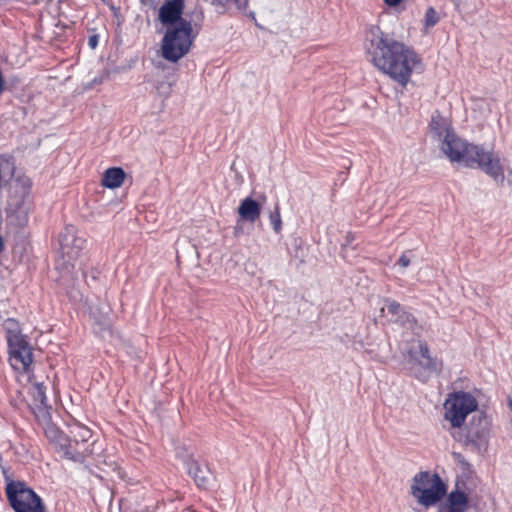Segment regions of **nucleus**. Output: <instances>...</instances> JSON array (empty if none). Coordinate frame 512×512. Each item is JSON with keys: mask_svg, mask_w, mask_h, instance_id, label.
<instances>
[{"mask_svg": "<svg viewBox=\"0 0 512 512\" xmlns=\"http://www.w3.org/2000/svg\"><path fill=\"white\" fill-rule=\"evenodd\" d=\"M367 38V51L374 66L405 87L415 67L420 64L419 56L377 26L370 27Z\"/></svg>", "mask_w": 512, "mask_h": 512, "instance_id": "obj_1", "label": "nucleus"}, {"mask_svg": "<svg viewBox=\"0 0 512 512\" xmlns=\"http://www.w3.org/2000/svg\"><path fill=\"white\" fill-rule=\"evenodd\" d=\"M408 253H409V252H405V253H403V254L399 257V259H398V261H397V264H398L400 267H402V268H406V267H408V266L410 265V263H411V258H410V256L408 255Z\"/></svg>", "mask_w": 512, "mask_h": 512, "instance_id": "obj_28", "label": "nucleus"}, {"mask_svg": "<svg viewBox=\"0 0 512 512\" xmlns=\"http://www.w3.org/2000/svg\"><path fill=\"white\" fill-rule=\"evenodd\" d=\"M99 43V36L97 34L91 35L88 38V45L91 49H95Z\"/></svg>", "mask_w": 512, "mask_h": 512, "instance_id": "obj_29", "label": "nucleus"}, {"mask_svg": "<svg viewBox=\"0 0 512 512\" xmlns=\"http://www.w3.org/2000/svg\"><path fill=\"white\" fill-rule=\"evenodd\" d=\"M84 447H85V446H83V445H82V442L79 440V446H78V448H79V449H83Z\"/></svg>", "mask_w": 512, "mask_h": 512, "instance_id": "obj_33", "label": "nucleus"}, {"mask_svg": "<svg viewBox=\"0 0 512 512\" xmlns=\"http://www.w3.org/2000/svg\"><path fill=\"white\" fill-rule=\"evenodd\" d=\"M34 414L37 418V420L47 426L46 433L51 427H54L51 425V415H50V406L48 404H36L33 405Z\"/></svg>", "mask_w": 512, "mask_h": 512, "instance_id": "obj_21", "label": "nucleus"}, {"mask_svg": "<svg viewBox=\"0 0 512 512\" xmlns=\"http://www.w3.org/2000/svg\"><path fill=\"white\" fill-rule=\"evenodd\" d=\"M468 495L460 491L458 485L452 490L445 502L438 506L437 512H465L468 508Z\"/></svg>", "mask_w": 512, "mask_h": 512, "instance_id": "obj_16", "label": "nucleus"}, {"mask_svg": "<svg viewBox=\"0 0 512 512\" xmlns=\"http://www.w3.org/2000/svg\"><path fill=\"white\" fill-rule=\"evenodd\" d=\"M384 3L390 7H395L399 5L403 0H383Z\"/></svg>", "mask_w": 512, "mask_h": 512, "instance_id": "obj_30", "label": "nucleus"}, {"mask_svg": "<svg viewBox=\"0 0 512 512\" xmlns=\"http://www.w3.org/2000/svg\"><path fill=\"white\" fill-rule=\"evenodd\" d=\"M32 397L33 405L36 404H47V397L45 393V387L41 383H35L32 386Z\"/></svg>", "mask_w": 512, "mask_h": 512, "instance_id": "obj_23", "label": "nucleus"}, {"mask_svg": "<svg viewBox=\"0 0 512 512\" xmlns=\"http://www.w3.org/2000/svg\"><path fill=\"white\" fill-rule=\"evenodd\" d=\"M32 210V201L27 189L12 195L6 208L7 222L16 227L23 228L29 221V214Z\"/></svg>", "mask_w": 512, "mask_h": 512, "instance_id": "obj_10", "label": "nucleus"}, {"mask_svg": "<svg viewBox=\"0 0 512 512\" xmlns=\"http://www.w3.org/2000/svg\"><path fill=\"white\" fill-rule=\"evenodd\" d=\"M470 168H479L499 185L504 183L505 175L501 158L492 149L486 150L479 145L474 152L473 164Z\"/></svg>", "mask_w": 512, "mask_h": 512, "instance_id": "obj_8", "label": "nucleus"}, {"mask_svg": "<svg viewBox=\"0 0 512 512\" xmlns=\"http://www.w3.org/2000/svg\"><path fill=\"white\" fill-rule=\"evenodd\" d=\"M71 433L73 436L76 435V438L82 442L83 446H89V448H91L92 444H88V441L92 436L90 429L84 426H77L75 430L71 431Z\"/></svg>", "mask_w": 512, "mask_h": 512, "instance_id": "obj_24", "label": "nucleus"}, {"mask_svg": "<svg viewBox=\"0 0 512 512\" xmlns=\"http://www.w3.org/2000/svg\"><path fill=\"white\" fill-rule=\"evenodd\" d=\"M447 487L440 476L428 471L419 472L413 478L411 494L425 507L438 503L446 494Z\"/></svg>", "mask_w": 512, "mask_h": 512, "instance_id": "obj_4", "label": "nucleus"}, {"mask_svg": "<svg viewBox=\"0 0 512 512\" xmlns=\"http://www.w3.org/2000/svg\"><path fill=\"white\" fill-rule=\"evenodd\" d=\"M386 309L392 316L391 321L399 324L407 330H411L414 334L418 335L421 331V326L418 324L416 318L405 310V308L395 300H385Z\"/></svg>", "mask_w": 512, "mask_h": 512, "instance_id": "obj_13", "label": "nucleus"}, {"mask_svg": "<svg viewBox=\"0 0 512 512\" xmlns=\"http://www.w3.org/2000/svg\"><path fill=\"white\" fill-rule=\"evenodd\" d=\"M59 242L62 254L68 258L69 262L79 256L86 243L85 239L75 235V228L73 226L65 228L64 232L60 234Z\"/></svg>", "mask_w": 512, "mask_h": 512, "instance_id": "obj_14", "label": "nucleus"}, {"mask_svg": "<svg viewBox=\"0 0 512 512\" xmlns=\"http://www.w3.org/2000/svg\"><path fill=\"white\" fill-rule=\"evenodd\" d=\"M269 221L273 231L276 234L280 233L282 230V220L278 203H276L274 209L269 212Z\"/></svg>", "mask_w": 512, "mask_h": 512, "instance_id": "obj_22", "label": "nucleus"}, {"mask_svg": "<svg viewBox=\"0 0 512 512\" xmlns=\"http://www.w3.org/2000/svg\"><path fill=\"white\" fill-rule=\"evenodd\" d=\"M9 361L13 369L27 372L33 361L32 348L26 337L8 343Z\"/></svg>", "mask_w": 512, "mask_h": 512, "instance_id": "obj_12", "label": "nucleus"}, {"mask_svg": "<svg viewBox=\"0 0 512 512\" xmlns=\"http://www.w3.org/2000/svg\"><path fill=\"white\" fill-rule=\"evenodd\" d=\"M206 2H209L211 5L215 7H222L224 8L229 3H234L237 8L239 9H245L248 5V0H205Z\"/></svg>", "mask_w": 512, "mask_h": 512, "instance_id": "obj_26", "label": "nucleus"}, {"mask_svg": "<svg viewBox=\"0 0 512 512\" xmlns=\"http://www.w3.org/2000/svg\"><path fill=\"white\" fill-rule=\"evenodd\" d=\"M242 229L237 225L235 228H234V235L235 236H239L240 233H241Z\"/></svg>", "mask_w": 512, "mask_h": 512, "instance_id": "obj_32", "label": "nucleus"}, {"mask_svg": "<svg viewBox=\"0 0 512 512\" xmlns=\"http://www.w3.org/2000/svg\"><path fill=\"white\" fill-rule=\"evenodd\" d=\"M477 408L478 402L471 393L457 391L450 394L444 403V418L449 421L452 428H460L467 416Z\"/></svg>", "mask_w": 512, "mask_h": 512, "instance_id": "obj_7", "label": "nucleus"}, {"mask_svg": "<svg viewBox=\"0 0 512 512\" xmlns=\"http://www.w3.org/2000/svg\"><path fill=\"white\" fill-rule=\"evenodd\" d=\"M431 129L440 140V149L451 163L463 164L471 167L473 164L474 152L479 145L468 143L460 138L449 126H440L434 119L431 122Z\"/></svg>", "mask_w": 512, "mask_h": 512, "instance_id": "obj_2", "label": "nucleus"}, {"mask_svg": "<svg viewBox=\"0 0 512 512\" xmlns=\"http://www.w3.org/2000/svg\"><path fill=\"white\" fill-rule=\"evenodd\" d=\"M5 479L6 496L15 512H45L41 498L25 482L11 480L7 475Z\"/></svg>", "mask_w": 512, "mask_h": 512, "instance_id": "obj_5", "label": "nucleus"}, {"mask_svg": "<svg viewBox=\"0 0 512 512\" xmlns=\"http://www.w3.org/2000/svg\"><path fill=\"white\" fill-rule=\"evenodd\" d=\"M184 7V0H166L159 9L160 22L167 28L188 21L182 17Z\"/></svg>", "mask_w": 512, "mask_h": 512, "instance_id": "obj_15", "label": "nucleus"}, {"mask_svg": "<svg viewBox=\"0 0 512 512\" xmlns=\"http://www.w3.org/2000/svg\"><path fill=\"white\" fill-rule=\"evenodd\" d=\"M176 456L182 460V462L184 463V458H188L189 459V462H195L196 460H194L193 456H194V448L189 445V446H186V445H179L177 448H176Z\"/></svg>", "mask_w": 512, "mask_h": 512, "instance_id": "obj_25", "label": "nucleus"}, {"mask_svg": "<svg viewBox=\"0 0 512 512\" xmlns=\"http://www.w3.org/2000/svg\"><path fill=\"white\" fill-rule=\"evenodd\" d=\"M47 436L55 443L59 451L63 452L65 458L74 462L83 463L93 453L89 446H85L83 449L78 448L79 439L76 438V435L68 438L55 427L48 430Z\"/></svg>", "mask_w": 512, "mask_h": 512, "instance_id": "obj_9", "label": "nucleus"}, {"mask_svg": "<svg viewBox=\"0 0 512 512\" xmlns=\"http://www.w3.org/2000/svg\"><path fill=\"white\" fill-rule=\"evenodd\" d=\"M148 0H141L142 3H146Z\"/></svg>", "mask_w": 512, "mask_h": 512, "instance_id": "obj_34", "label": "nucleus"}, {"mask_svg": "<svg viewBox=\"0 0 512 512\" xmlns=\"http://www.w3.org/2000/svg\"><path fill=\"white\" fill-rule=\"evenodd\" d=\"M406 361L410 373L422 382H426L430 373L439 372L442 367V363L431 356L427 343L420 340L407 351Z\"/></svg>", "mask_w": 512, "mask_h": 512, "instance_id": "obj_6", "label": "nucleus"}, {"mask_svg": "<svg viewBox=\"0 0 512 512\" xmlns=\"http://www.w3.org/2000/svg\"><path fill=\"white\" fill-rule=\"evenodd\" d=\"M3 329L5 330L6 333L7 343L19 341V339L26 337L23 334H21L19 323L13 318H8L4 321Z\"/></svg>", "mask_w": 512, "mask_h": 512, "instance_id": "obj_20", "label": "nucleus"}, {"mask_svg": "<svg viewBox=\"0 0 512 512\" xmlns=\"http://www.w3.org/2000/svg\"><path fill=\"white\" fill-rule=\"evenodd\" d=\"M125 179V172L120 167L108 168L102 178V185L107 188H118L120 187Z\"/></svg>", "mask_w": 512, "mask_h": 512, "instance_id": "obj_19", "label": "nucleus"}, {"mask_svg": "<svg viewBox=\"0 0 512 512\" xmlns=\"http://www.w3.org/2000/svg\"><path fill=\"white\" fill-rule=\"evenodd\" d=\"M490 426L491 422L485 414L473 416L467 428L465 445L472 446L478 451L485 449L490 437Z\"/></svg>", "mask_w": 512, "mask_h": 512, "instance_id": "obj_11", "label": "nucleus"}, {"mask_svg": "<svg viewBox=\"0 0 512 512\" xmlns=\"http://www.w3.org/2000/svg\"><path fill=\"white\" fill-rule=\"evenodd\" d=\"M4 89H5V80H4L2 72L0 71V95L3 93Z\"/></svg>", "mask_w": 512, "mask_h": 512, "instance_id": "obj_31", "label": "nucleus"}, {"mask_svg": "<svg viewBox=\"0 0 512 512\" xmlns=\"http://www.w3.org/2000/svg\"><path fill=\"white\" fill-rule=\"evenodd\" d=\"M439 21V15L437 11L433 7H429L426 10L425 16H424V26L426 28H431L435 26Z\"/></svg>", "mask_w": 512, "mask_h": 512, "instance_id": "obj_27", "label": "nucleus"}, {"mask_svg": "<svg viewBox=\"0 0 512 512\" xmlns=\"http://www.w3.org/2000/svg\"><path fill=\"white\" fill-rule=\"evenodd\" d=\"M184 465L198 487L207 488L210 485L211 473L207 467H202L197 461L189 462L188 458H184Z\"/></svg>", "mask_w": 512, "mask_h": 512, "instance_id": "obj_18", "label": "nucleus"}, {"mask_svg": "<svg viewBox=\"0 0 512 512\" xmlns=\"http://www.w3.org/2000/svg\"><path fill=\"white\" fill-rule=\"evenodd\" d=\"M196 36L191 21L168 26L161 41L162 57L169 62H177L190 51Z\"/></svg>", "mask_w": 512, "mask_h": 512, "instance_id": "obj_3", "label": "nucleus"}, {"mask_svg": "<svg viewBox=\"0 0 512 512\" xmlns=\"http://www.w3.org/2000/svg\"><path fill=\"white\" fill-rule=\"evenodd\" d=\"M237 213L240 220L255 223L261 215V206L255 199L246 197L240 202Z\"/></svg>", "mask_w": 512, "mask_h": 512, "instance_id": "obj_17", "label": "nucleus"}]
</instances>
